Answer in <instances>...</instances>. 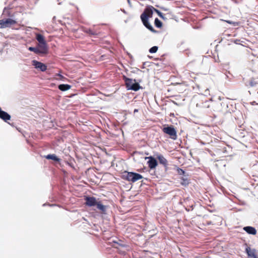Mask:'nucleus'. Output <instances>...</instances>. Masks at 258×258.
<instances>
[{
  "label": "nucleus",
  "mask_w": 258,
  "mask_h": 258,
  "mask_svg": "<svg viewBox=\"0 0 258 258\" xmlns=\"http://www.w3.org/2000/svg\"><path fill=\"white\" fill-rule=\"evenodd\" d=\"M243 229L248 234L255 235L256 234V229L251 226H246L243 228Z\"/></svg>",
  "instance_id": "ddd939ff"
},
{
  "label": "nucleus",
  "mask_w": 258,
  "mask_h": 258,
  "mask_svg": "<svg viewBox=\"0 0 258 258\" xmlns=\"http://www.w3.org/2000/svg\"><path fill=\"white\" fill-rule=\"evenodd\" d=\"M146 159H148L147 164L148 167L151 169H155L158 165L157 160L152 156L147 157L145 158Z\"/></svg>",
  "instance_id": "423d86ee"
},
{
  "label": "nucleus",
  "mask_w": 258,
  "mask_h": 258,
  "mask_svg": "<svg viewBox=\"0 0 258 258\" xmlns=\"http://www.w3.org/2000/svg\"><path fill=\"white\" fill-rule=\"evenodd\" d=\"M83 31L90 35H97L98 34V32L96 30L90 28H84Z\"/></svg>",
  "instance_id": "4468645a"
},
{
  "label": "nucleus",
  "mask_w": 258,
  "mask_h": 258,
  "mask_svg": "<svg viewBox=\"0 0 258 258\" xmlns=\"http://www.w3.org/2000/svg\"><path fill=\"white\" fill-rule=\"evenodd\" d=\"M0 118L5 121H7L11 119V115L7 112L1 110L0 111Z\"/></svg>",
  "instance_id": "f8f14e48"
},
{
  "label": "nucleus",
  "mask_w": 258,
  "mask_h": 258,
  "mask_svg": "<svg viewBox=\"0 0 258 258\" xmlns=\"http://www.w3.org/2000/svg\"><path fill=\"white\" fill-rule=\"evenodd\" d=\"M98 209H99L102 213H104L106 211V206L102 205L100 201L97 202L96 205Z\"/></svg>",
  "instance_id": "2eb2a0df"
},
{
  "label": "nucleus",
  "mask_w": 258,
  "mask_h": 258,
  "mask_svg": "<svg viewBox=\"0 0 258 258\" xmlns=\"http://www.w3.org/2000/svg\"><path fill=\"white\" fill-rule=\"evenodd\" d=\"M180 179V184L183 186H187L189 183V180L187 178L182 177Z\"/></svg>",
  "instance_id": "aec40b11"
},
{
  "label": "nucleus",
  "mask_w": 258,
  "mask_h": 258,
  "mask_svg": "<svg viewBox=\"0 0 258 258\" xmlns=\"http://www.w3.org/2000/svg\"><path fill=\"white\" fill-rule=\"evenodd\" d=\"M36 38L39 43H46L44 36L40 34H37Z\"/></svg>",
  "instance_id": "f3484780"
},
{
  "label": "nucleus",
  "mask_w": 258,
  "mask_h": 258,
  "mask_svg": "<svg viewBox=\"0 0 258 258\" xmlns=\"http://www.w3.org/2000/svg\"><path fill=\"white\" fill-rule=\"evenodd\" d=\"M157 158L159 160V163L161 164H162L165 168L167 167L168 166V161L162 155H159L157 156Z\"/></svg>",
  "instance_id": "9b49d317"
},
{
  "label": "nucleus",
  "mask_w": 258,
  "mask_h": 258,
  "mask_svg": "<svg viewBox=\"0 0 258 258\" xmlns=\"http://www.w3.org/2000/svg\"><path fill=\"white\" fill-rule=\"evenodd\" d=\"M85 205L88 207L95 206L97 202L94 197H85Z\"/></svg>",
  "instance_id": "0eeeda50"
},
{
  "label": "nucleus",
  "mask_w": 258,
  "mask_h": 258,
  "mask_svg": "<svg viewBox=\"0 0 258 258\" xmlns=\"http://www.w3.org/2000/svg\"><path fill=\"white\" fill-rule=\"evenodd\" d=\"M128 1H129V0H128Z\"/></svg>",
  "instance_id": "bb28decb"
},
{
  "label": "nucleus",
  "mask_w": 258,
  "mask_h": 258,
  "mask_svg": "<svg viewBox=\"0 0 258 258\" xmlns=\"http://www.w3.org/2000/svg\"><path fill=\"white\" fill-rule=\"evenodd\" d=\"M153 15V11L152 8H146L144 12L141 15V20L144 25L149 30L153 32H156V31L153 28L148 21V19L151 18Z\"/></svg>",
  "instance_id": "f257e3e1"
},
{
  "label": "nucleus",
  "mask_w": 258,
  "mask_h": 258,
  "mask_svg": "<svg viewBox=\"0 0 258 258\" xmlns=\"http://www.w3.org/2000/svg\"><path fill=\"white\" fill-rule=\"evenodd\" d=\"M123 80L125 82L126 88L127 90H132L137 91L141 88V86L139 84L136 83V80L128 78L125 76H123Z\"/></svg>",
  "instance_id": "7ed1b4c3"
},
{
  "label": "nucleus",
  "mask_w": 258,
  "mask_h": 258,
  "mask_svg": "<svg viewBox=\"0 0 258 258\" xmlns=\"http://www.w3.org/2000/svg\"><path fill=\"white\" fill-rule=\"evenodd\" d=\"M28 50H30V51L34 52L36 54H39L37 47H29L28 48Z\"/></svg>",
  "instance_id": "4be33fe9"
},
{
  "label": "nucleus",
  "mask_w": 258,
  "mask_h": 258,
  "mask_svg": "<svg viewBox=\"0 0 258 258\" xmlns=\"http://www.w3.org/2000/svg\"><path fill=\"white\" fill-rule=\"evenodd\" d=\"M162 131L164 133L169 135L171 139L173 140H176L177 138V132L172 125L164 127Z\"/></svg>",
  "instance_id": "20e7f679"
},
{
  "label": "nucleus",
  "mask_w": 258,
  "mask_h": 258,
  "mask_svg": "<svg viewBox=\"0 0 258 258\" xmlns=\"http://www.w3.org/2000/svg\"><path fill=\"white\" fill-rule=\"evenodd\" d=\"M158 48V47L157 46H153L149 49V52L152 53H155L157 52Z\"/></svg>",
  "instance_id": "5701e85b"
},
{
  "label": "nucleus",
  "mask_w": 258,
  "mask_h": 258,
  "mask_svg": "<svg viewBox=\"0 0 258 258\" xmlns=\"http://www.w3.org/2000/svg\"><path fill=\"white\" fill-rule=\"evenodd\" d=\"M155 25L158 28H160L162 26V23L158 18H156L155 20Z\"/></svg>",
  "instance_id": "412c9836"
},
{
  "label": "nucleus",
  "mask_w": 258,
  "mask_h": 258,
  "mask_svg": "<svg viewBox=\"0 0 258 258\" xmlns=\"http://www.w3.org/2000/svg\"><path fill=\"white\" fill-rule=\"evenodd\" d=\"M121 178L128 181L135 182L136 181L142 179L143 177L142 175L137 173L124 171L121 176Z\"/></svg>",
  "instance_id": "f03ea898"
},
{
  "label": "nucleus",
  "mask_w": 258,
  "mask_h": 258,
  "mask_svg": "<svg viewBox=\"0 0 258 258\" xmlns=\"http://www.w3.org/2000/svg\"><path fill=\"white\" fill-rule=\"evenodd\" d=\"M138 111V110H137V109H135V110H134V112H136V111Z\"/></svg>",
  "instance_id": "a878e982"
},
{
  "label": "nucleus",
  "mask_w": 258,
  "mask_h": 258,
  "mask_svg": "<svg viewBox=\"0 0 258 258\" xmlns=\"http://www.w3.org/2000/svg\"><path fill=\"white\" fill-rule=\"evenodd\" d=\"M17 23L16 21L12 19L9 18L6 20H0L1 28H5L14 25Z\"/></svg>",
  "instance_id": "39448f33"
},
{
  "label": "nucleus",
  "mask_w": 258,
  "mask_h": 258,
  "mask_svg": "<svg viewBox=\"0 0 258 258\" xmlns=\"http://www.w3.org/2000/svg\"><path fill=\"white\" fill-rule=\"evenodd\" d=\"M47 159H51L55 161H59V159L57 158L55 154H49L45 156Z\"/></svg>",
  "instance_id": "a211bd4d"
},
{
  "label": "nucleus",
  "mask_w": 258,
  "mask_h": 258,
  "mask_svg": "<svg viewBox=\"0 0 258 258\" xmlns=\"http://www.w3.org/2000/svg\"><path fill=\"white\" fill-rule=\"evenodd\" d=\"M33 64L35 68L39 69L42 72L45 71L47 69V66L45 64L36 60L33 61Z\"/></svg>",
  "instance_id": "1a4fd4ad"
},
{
  "label": "nucleus",
  "mask_w": 258,
  "mask_h": 258,
  "mask_svg": "<svg viewBox=\"0 0 258 258\" xmlns=\"http://www.w3.org/2000/svg\"><path fill=\"white\" fill-rule=\"evenodd\" d=\"M258 83L255 80V79H251L247 82V86L249 87H254Z\"/></svg>",
  "instance_id": "6ab92c4d"
},
{
  "label": "nucleus",
  "mask_w": 258,
  "mask_h": 258,
  "mask_svg": "<svg viewBox=\"0 0 258 258\" xmlns=\"http://www.w3.org/2000/svg\"><path fill=\"white\" fill-rule=\"evenodd\" d=\"M152 8L154 9V10L155 11V12L157 13V14H158V15L161 17V18H163V14L161 12H160L159 10H157V9H154L153 7H151Z\"/></svg>",
  "instance_id": "393cba45"
},
{
  "label": "nucleus",
  "mask_w": 258,
  "mask_h": 258,
  "mask_svg": "<svg viewBox=\"0 0 258 258\" xmlns=\"http://www.w3.org/2000/svg\"><path fill=\"white\" fill-rule=\"evenodd\" d=\"M177 173L179 175H184L185 171L183 169L178 168L177 169Z\"/></svg>",
  "instance_id": "b1692460"
},
{
  "label": "nucleus",
  "mask_w": 258,
  "mask_h": 258,
  "mask_svg": "<svg viewBox=\"0 0 258 258\" xmlns=\"http://www.w3.org/2000/svg\"><path fill=\"white\" fill-rule=\"evenodd\" d=\"M37 48L39 54H47L48 53V47L46 43H39Z\"/></svg>",
  "instance_id": "6e6552de"
},
{
  "label": "nucleus",
  "mask_w": 258,
  "mask_h": 258,
  "mask_svg": "<svg viewBox=\"0 0 258 258\" xmlns=\"http://www.w3.org/2000/svg\"><path fill=\"white\" fill-rule=\"evenodd\" d=\"M58 88L62 91H66L71 89V86L68 84H60Z\"/></svg>",
  "instance_id": "dca6fc26"
},
{
  "label": "nucleus",
  "mask_w": 258,
  "mask_h": 258,
  "mask_svg": "<svg viewBox=\"0 0 258 258\" xmlns=\"http://www.w3.org/2000/svg\"><path fill=\"white\" fill-rule=\"evenodd\" d=\"M246 253L250 258H257L256 251L254 249H251L250 247H247L246 248Z\"/></svg>",
  "instance_id": "9d476101"
}]
</instances>
